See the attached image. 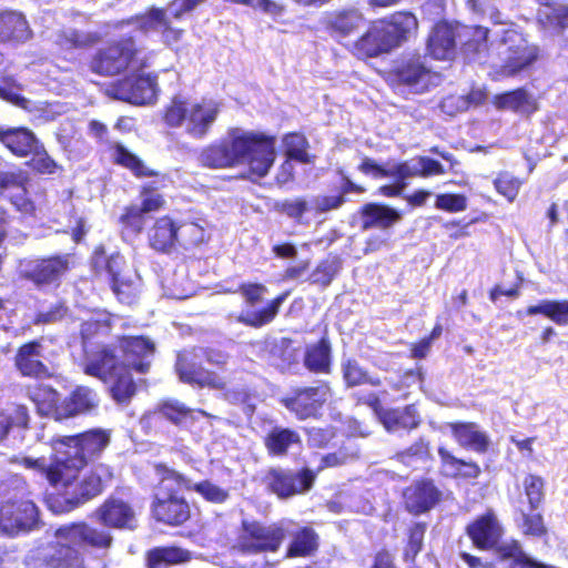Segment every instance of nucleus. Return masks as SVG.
<instances>
[{"label":"nucleus","instance_id":"obj_54","mask_svg":"<svg viewBox=\"0 0 568 568\" xmlns=\"http://www.w3.org/2000/svg\"><path fill=\"white\" fill-rule=\"evenodd\" d=\"M129 364L126 365V369H121L118 372L113 379V384L110 388L112 398L118 404H129L132 397L136 393V385L132 377Z\"/></svg>","mask_w":568,"mask_h":568},{"label":"nucleus","instance_id":"obj_24","mask_svg":"<svg viewBox=\"0 0 568 568\" xmlns=\"http://www.w3.org/2000/svg\"><path fill=\"white\" fill-rule=\"evenodd\" d=\"M432 70L425 57L414 53L400 58L392 68L389 74L394 82L405 87H416L428 82Z\"/></svg>","mask_w":568,"mask_h":568},{"label":"nucleus","instance_id":"obj_34","mask_svg":"<svg viewBox=\"0 0 568 568\" xmlns=\"http://www.w3.org/2000/svg\"><path fill=\"white\" fill-rule=\"evenodd\" d=\"M363 21L362 13L354 8L327 12L322 20L323 28L333 37H348Z\"/></svg>","mask_w":568,"mask_h":568},{"label":"nucleus","instance_id":"obj_14","mask_svg":"<svg viewBox=\"0 0 568 568\" xmlns=\"http://www.w3.org/2000/svg\"><path fill=\"white\" fill-rule=\"evenodd\" d=\"M112 430L105 428H91L75 435L53 436L49 445L51 448L61 446L71 450L82 459L87 466L89 462L95 460L102 456L104 450L110 446Z\"/></svg>","mask_w":568,"mask_h":568},{"label":"nucleus","instance_id":"obj_60","mask_svg":"<svg viewBox=\"0 0 568 568\" xmlns=\"http://www.w3.org/2000/svg\"><path fill=\"white\" fill-rule=\"evenodd\" d=\"M524 182L523 179L508 171H500L493 180V185L500 196L513 203L517 199Z\"/></svg>","mask_w":568,"mask_h":568},{"label":"nucleus","instance_id":"obj_38","mask_svg":"<svg viewBox=\"0 0 568 568\" xmlns=\"http://www.w3.org/2000/svg\"><path fill=\"white\" fill-rule=\"evenodd\" d=\"M105 272L110 276L111 290L122 304L131 305L139 296V286L135 281L121 275L118 260L110 256L104 263Z\"/></svg>","mask_w":568,"mask_h":568},{"label":"nucleus","instance_id":"obj_10","mask_svg":"<svg viewBox=\"0 0 568 568\" xmlns=\"http://www.w3.org/2000/svg\"><path fill=\"white\" fill-rule=\"evenodd\" d=\"M333 388L328 381H317L313 385L296 386L290 394L280 399L297 420L321 419L324 410L329 406Z\"/></svg>","mask_w":568,"mask_h":568},{"label":"nucleus","instance_id":"obj_35","mask_svg":"<svg viewBox=\"0 0 568 568\" xmlns=\"http://www.w3.org/2000/svg\"><path fill=\"white\" fill-rule=\"evenodd\" d=\"M95 406L93 392L88 387L78 386L61 403L59 402L55 420L62 422L88 413Z\"/></svg>","mask_w":568,"mask_h":568},{"label":"nucleus","instance_id":"obj_52","mask_svg":"<svg viewBox=\"0 0 568 568\" xmlns=\"http://www.w3.org/2000/svg\"><path fill=\"white\" fill-rule=\"evenodd\" d=\"M28 158L26 165L34 174L52 175L62 170V166L48 153L42 142L34 148Z\"/></svg>","mask_w":568,"mask_h":568},{"label":"nucleus","instance_id":"obj_3","mask_svg":"<svg viewBox=\"0 0 568 568\" xmlns=\"http://www.w3.org/2000/svg\"><path fill=\"white\" fill-rule=\"evenodd\" d=\"M52 449L44 478L51 487L69 495L65 498L67 510H73L104 491L108 481L113 477L109 466L100 464L81 476L87 467L81 458L61 446Z\"/></svg>","mask_w":568,"mask_h":568},{"label":"nucleus","instance_id":"obj_25","mask_svg":"<svg viewBox=\"0 0 568 568\" xmlns=\"http://www.w3.org/2000/svg\"><path fill=\"white\" fill-rule=\"evenodd\" d=\"M40 142L28 126L0 125V144L16 158H28Z\"/></svg>","mask_w":568,"mask_h":568},{"label":"nucleus","instance_id":"obj_1","mask_svg":"<svg viewBox=\"0 0 568 568\" xmlns=\"http://www.w3.org/2000/svg\"><path fill=\"white\" fill-rule=\"evenodd\" d=\"M153 51H148L132 33L109 39L88 60L91 73L113 78L125 74L110 87V95L134 105L153 103L158 95V73L152 67Z\"/></svg>","mask_w":568,"mask_h":568},{"label":"nucleus","instance_id":"obj_27","mask_svg":"<svg viewBox=\"0 0 568 568\" xmlns=\"http://www.w3.org/2000/svg\"><path fill=\"white\" fill-rule=\"evenodd\" d=\"M126 363L119 359L114 348L110 345L102 346L84 366L85 375L95 377L104 383L112 381L121 369H126Z\"/></svg>","mask_w":568,"mask_h":568},{"label":"nucleus","instance_id":"obj_22","mask_svg":"<svg viewBox=\"0 0 568 568\" xmlns=\"http://www.w3.org/2000/svg\"><path fill=\"white\" fill-rule=\"evenodd\" d=\"M94 517L105 528L131 529L135 513L128 501L109 496L95 508Z\"/></svg>","mask_w":568,"mask_h":568},{"label":"nucleus","instance_id":"obj_5","mask_svg":"<svg viewBox=\"0 0 568 568\" xmlns=\"http://www.w3.org/2000/svg\"><path fill=\"white\" fill-rule=\"evenodd\" d=\"M110 149L113 164L130 171L135 179H151L139 186L140 205L152 214L164 210L166 206L164 190L172 183L171 176L150 168L139 155L120 142L111 144Z\"/></svg>","mask_w":568,"mask_h":568},{"label":"nucleus","instance_id":"obj_49","mask_svg":"<svg viewBox=\"0 0 568 568\" xmlns=\"http://www.w3.org/2000/svg\"><path fill=\"white\" fill-rule=\"evenodd\" d=\"M528 316L544 315L559 326L568 325V300H542L525 310Z\"/></svg>","mask_w":568,"mask_h":568},{"label":"nucleus","instance_id":"obj_21","mask_svg":"<svg viewBox=\"0 0 568 568\" xmlns=\"http://www.w3.org/2000/svg\"><path fill=\"white\" fill-rule=\"evenodd\" d=\"M377 21L394 50L415 37L419 26L417 17L408 10L394 11Z\"/></svg>","mask_w":568,"mask_h":568},{"label":"nucleus","instance_id":"obj_46","mask_svg":"<svg viewBox=\"0 0 568 568\" xmlns=\"http://www.w3.org/2000/svg\"><path fill=\"white\" fill-rule=\"evenodd\" d=\"M422 424V418L414 404L406 405L402 408H388L384 413V427L394 432L397 429L413 430Z\"/></svg>","mask_w":568,"mask_h":568},{"label":"nucleus","instance_id":"obj_16","mask_svg":"<svg viewBox=\"0 0 568 568\" xmlns=\"http://www.w3.org/2000/svg\"><path fill=\"white\" fill-rule=\"evenodd\" d=\"M444 494L436 481L429 477H419L403 488L402 505L412 516H420L436 508Z\"/></svg>","mask_w":568,"mask_h":568},{"label":"nucleus","instance_id":"obj_39","mask_svg":"<svg viewBox=\"0 0 568 568\" xmlns=\"http://www.w3.org/2000/svg\"><path fill=\"white\" fill-rule=\"evenodd\" d=\"M320 548V535L311 526H302L293 531L287 545L286 558H307L314 556Z\"/></svg>","mask_w":568,"mask_h":568},{"label":"nucleus","instance_id":"obj_9","mask_svg":"<svg viewBox=\"0 0 568 568\" xmlns=\"http://www.w3.org/2000/svg\"><path fill=\"white\" fill-rule=\"evenodd\" d=\"M75 266L77 255L74 253H52L30 260L20 275L37 290H57Z\"/></svg>","mask_w":568,"mask_h":568},{"label":"nucleus","instance_id":"obj_6","mask_svg":"<svg viewBox=\"0 0 568 568\" xmlns=\"http://www.w3.org/2000/svg\"><path fill=\"white\" fill-rule=\"evenodd\" d=\"M222 110V104L213 99H201L190 103L189 100L174 95L164 105L161 114L163 123L170 129L184 125L185 133L193 139H205Z\"/></svg>","mask_w":568,"mask_h":568},{"label":"nucleus","instance_id":"obj_42","mask_svg":"<svg viewBox=\"0 0 568 568\" xmlns=\"http://www.w3.org/2000/svg\"><path fill=\"white\" fill-rule=\"evenodd\" d=\"M102 36L97 31H83L80 29H65L57 34L55 44L62 53L75 50H88L101 42Z\"/></svg>","mask_w":568,"mask_h":568},{"label":"nucleus","instance_id":"obj_61","mask_svg":"<svg viewBox=\"0 0 568 568\" xmlns=\"http://www.w3.org/2000/svg\"><path fill=\"white\" fill-rule=\"evenodd\" d=\"M191 490L197 493L204 500L212 504H223L230 497V494L226 489L215 485L207 479L195 484L189 479V488H186V491Z\"/></svg>","mask_w":568,"mask_h":568},{"label":"nucleus","instance_id":"obj_58","mask_svg":"<svg viewBox=\"0 0 568 568\" xmlns=\"http://www.w3.org/2000/svg\"><path fill=\"white\" fill-rule=\"evenodd\" d=\"M536 20L541 30L562 33L568 28V4L539 11Z\"/></svg>","mask_w":568,"mask_h":568},{"label":"nucleus","instance_id":"obj_31","mask_svg":"<svg viewBox=\"0 0 568 568\" xmlns=\"http://www.w3.org/2000/svg\"><path fill=\"white\" fill-rule=\"evenodd\" d=\"M304 367L315 375H329L333 368L332 343L327 335L306 346L303 356Z\"/></svg>","mask_w":568,"mask_h":568},{"label":"nucleus","instance_id":"obj_63","mask_svg":"<svg viewBox=\"0 0 568 568\" xmlns=\"http://www.w3.org/2000/svg\"><path fill=\"white\" fill-rule=\"evenodd\" d=\"M70 308L67 301L58 300L47 311H39L32 318L34 326L50 325L63 321L69 315Z\"/></svg>","mask_w":568,"mask_h":568},{"label":"nucleus","instance_id":"obj_8","mask_svg":"<svg viewBox=\"0 0 568 568\" xmlns=\"http://www.w3.org/2000/svg\"><path fill=\"white\" fill-rule=\"evenodd\" d=\"M285 539V529L278 523L242 519L233 549L245 556L277 552Z\"/></svg>","mask_w":568,"mask_h":568},{"label":"nucleus","instance_id":"obj_13","mask_svg":"<svg viewBox=\"0 0 568 568\" xmlns=\"http://www.w3.org/2000/svg\"><path fill=\"white\" fill-rule=\"evenodd\" d=\"M173 20L172 13L169 14L165 8L153 6L143 13L118 21L114 27L121 28L125 24L136 23L142 32L158 31L162 43L171 48L179 44L185 36V29L176 26Z\"/></svg>","mask_w":568,"mask_h":568},{"label":"nucleus","instance_id":"obj_40","mask_svg":"<svg viewBox=\"0 0 568 568\" xmlns=\"http://www.w3.org/2000/svg\"><path fill=\"white\" fill-rule=\"evenodd\" d=\"M290 291H284L268 301L266 305L254 312H241L236 322L252 328H261L272 323L278 315L280 308L290 296Z\"/></svg>","mask_w":568,"mask_h":568},{"label":"nucleus","instance_id":"obj_28","mask_svg":"<svg viewBox=\"0 0 568 568\" xmlns=\"http://www.w3.org/2000/svg\"><path fill=\"white\" fill-rule=\"evenodd\" d=\"M459 37V26L446 21L434 24L427 40L430 55L437 60H446L454 54Z\"/></svg>","mask_w":568,"mask_h":568},{"label":"nucleus","instance_id":"obj_43","mask_svg":"<svg viewBox=\"0 0 568 568\" xmlns=\"http://www.w3.org/2000/svg\"><path fill=\"white\" fill-rule=\"evenodd\" d=\"M428 529L426 521H412L405 529L402 560L405 564H415L419 554L424 550L425 538Z\"/></svg>","mask_w":568,"mask_h":568},{"label":"nucleus","instance_id":"obj_26","mask_svg":"<svg viewBox=\"0 0 568 568\" xmlns=\"http://www.w3.org/2000/svg\"><path fill=\"white\" fill-rule=\"evenodd\" d=\"M179 223L169 214L154 220L148 231V243L152 250L170 254L178 246Z\"/></svg>","mask_w":568,"mask_h":568},{"label":"nucleus","instance_id":"obj_4","mask_svg":"<svg viewBox=\"0 0 568 568\" xmlns=\"http://www.w3.org/2000/svg\"><path fill=\"white\" fill-rule=\"evenodd\" d=\"M154 469L159 480L152 495L151 515L158 523L181 526L191 517L190 504L180 495L189 488V478L163 463L155 464Z\"/></svg>","mask_w":568,"mask_h":568},{"label":"nucleus","instance_id":"obj_48","mask_svg":"<svg viewBox=\"0 0 568 568\" xmlns=\"http://www.w3.org/2000/svg\"><path fill=\"white\" fill-rule=\"evenodd\" d=\"M342 378L346 388H354L362 385L379 387L382 381L377 376H371L357 359L347 358L341 364Z\"/></svg>","mask_w":568,"mask_h":568},{"label":"nucleus","instance_id":"obj_56","mask_svg":"<svg viewBox=\"0 0 568 568\" xmlns=\"http://www.w3.org/2000/svg\"><path fill=\"white\" fill-rule=\"evenodd\" d=\"M209 241L205 229L194 221L179 223L178 245L184 250L200 246Z\"/></svg>","mask_w":568,"mask_h":568},{"label":"nucleus","instance_id":"obj_36","mask_svg":"<svg viewBox=\"0 0 568 568\" xmlns=\"http://www.w3.org/2000/svg\"><path fill=\"white\" fill-rule=\"evenodd\" d=\"M191 559V551L178 545L156 546L144 555L146 568H169L186 564Z\"/></svg>","mask_w":568,"mask_h":568},{"label":"nucleus","instance_id":"obj_45","mask_svg":"<svg viewBox=\"0 0 568 568\" xmlns=\"http://www.w3.org/2000/svg\"><path fill=\"white\" fill-rule=\"evenodd\" d=\"M489 29L481 26H459L458 43L463 53L475 58L487 49Z\"/></svg>","mask_w":568,"mask_h":568},{"label":"nucleus","instance_id":"obj_29","mask_svg":"<svg viewBox=\"0 0 568 568\" xmlns=\"http://www.w3.org/2000/svg\"><path fill=\"white\" fill-rule=\"evenodd\" d=\"M493 104L498 110H509L527 116L539 110L538 100L525 87L495 94Z\"/></svg>","mask_w":568,"mask_h":568},{"label":"nucleus","instance_id":"obj_51","mask_svg":"<svg viewBox=\"0 0 568 568\" xmlns=\"http://www.w3.org/2000/svg\"><path fill=\"white\" fill-rule=\"evenodd\" d=\"M343 266L339 255L329 253L318 261L310 275V282L322 288L328 287L337 277Z\"/></svg>","mask_w":568,"mask_h":568},{"label":"nucleus","instance_id":"obj_62","mask_svg":"<svg viewBox=\"0 0 568 568\" xmlns=\"http://www.w3.org/2000/svg\"><path fill=\"white\" fill-rule=\"evenodd\" d=\"M273 210L281 215L294 220L296 223H301L302 217L310 210V206L305 197L298 196L276 201L273 205Z\"/></svg>","mask_w":568,"mask_h":568},{"label":"nucleus","instance_id":"obj_18","mask_svg":"<svg viewBox=\"0 0 568 568\" xmlns=\"http://www.w3.org/2000/svg\"><path fill=\"white\" fill-rule=\"evenodd\" d=\"M55 538H64L70 541L78 542L81 548H92L95 550H109L114 541L112 534L104 529L98 528L89 523L73 521L62 525L54 532Z\"/></svg>","mask_w":568,"mask_h":568},{"label":"nucleus","instance_id":"obj_32","mask_svg":"<svg viewBox=\"0 0 568 568\" xmlns=\"http://www.w3.org/2000/svg\"><path fill=\"white\" fill-rule=\"evenodd\" d=\"M263 445L270 457H285L293 447L302 445L300 433L290 427L274 426L263 437Z\"/></svg>","mask_w":568,"mask_h":568},{"label":"nucleus","instance_id":"obj_57","mask_svg":"<svg viewBox=\"0 0 568 568\" xmlns=\"http://www.w3.org/2000/svg\"><path fill=\"white\" fill-rule=\"evenodd\" d=\"M23 87L12 75L0 77V99L17 108L30 111L31 102L21 94Z\"/></svg>","mask_w":568,"mask_h":568},{"label":"nucleus","instance_id":"obj_17","mask_svg":"<svg viewBox=\"0 0 568 568\" xmlns=\"http://www.w3.org/2000/svg\"><path fill=\"white\" fill-rule=\"evenodd\" d=\"M12 362L16 371L23 378L44 381L55 376L53 369L43 361L42 338L29 339L20 344Z\"/></svg>","mask_w":568,"mask_h":568},{"label":"nucleus","instance_id":"obj_53","mask_svg":"<svg viewBox=\"0 0 568 568\" xmlns=\"http://www.w3.org/2000/svg\"><path fill=\"white\" fill-rule=\"evenodd\" d=\"M158 414L178 427L195 420L194 410L179 400H163L156 407Z\"/></svg>","mask_w":568,"mask_h":568},{"label":"nucleus","instance_id":"obj_20","mask_svg":"<svg viewBox=\"0 0 568 568\" xmlns=\"http://www.w3.org/2000/svg\"><path fill=\"white\" fill-rule=\"evenodd\" d=\"M116 346L123 357L122 362L139 374L150 371L148 357L155 352V344L145 335H119Z\"/></svg>","mask_w":568,"mask_h":568},{"label":"nucleus","instance_id":"obj_30","mask_svg":"<svg viewBox=\"0 0 568 568\" xmlns=\"http://www.w3.org/2000/svg\"><path fill=\"white\" fill-rule=\"evenodd\" d=\"M361 216L362 230L393 227L402 220V214L396 209L383 203L369 202L362 205L358 210Z\"/></svg>","mask_w":568,"mask_h":568},{"label":"nucleus","instance_id":"obj_47","mask_svg":"<svg viewBox=\"0 0 568 568\" xmlns=\"http://www.w3.org/2000/svg\"><path fill=\"white\" fill-rule=\"evenodd\" d=\"M438 456L443 467H448L450 476L455 479L474 480L481 475L480 466L474 460H466L454 456L445 447H438Z\"/></svg>","mask_w":568,"mask_h":568},{"label":"nucleus","instance_id":"obj_59","mask_svg":"<svg viewBox=\"0 0 568 568\" xmlns=\"http://www.w3.org/2000/svg\"><path fill=\"white\" fill-rule=\"evenodd\" d=\"M9 433L12 429H28L30 427L31 416L27 405L22 403H11L6 408L0 409Z\"/></svg>","mask_w":568,"mask_h":568},{"label":"nucleus","instance_id":"obj_12","mask_svg":"<svg viewBox=\"0 0 568 568\" xmlns=\"http://www.w3.org/2000/svg\"><path fill=\"white\" fill-rule=\"evenodd\" d=\"M40 511L28 496L13 495L0 500V536L14 538L39 527Z\"/></svg>","mask_w":568,"mask_h":568},{"label":"nucleus","instance_id":"obj_50","mask_svg":"<svg viewBox=\"0 0 568 568\" xmlns=\"http://www.w3.org/2000/svg\"><path fill=\"white\" fill-rule=\"evenodd\" d=\"M282 142L287 160L301 164L314 163L316 155L308 152L310 143L305 134L295 131L288 132L284 134Z\"/></svg>","mask_w":568,"mask_h":568},{"label":"nucleus","instance_id":"obj_15","mask_svg":"<svg viewBox=\"0 0 568 568\" xmlns=\"http://www.w3.org/2000/svg\"><path fill=\"white\" fill-rule=\"evenodd\" d=\"M315 480L316 471L308 467H302L297 471L271 467L263 477V483L267 490L281 499H286L311 490Z\"/></svg>","mask_w":568,"mask_h":568},{"label":"nucleus","instance_id":"obj_19","mask_svg":"<svg viewBox=\"0 0 568 568\" xmlns=\"http://www.w3.org/2000/svg\"><path fill=\"white\" fill-rule=\"evenodd\" d=\"M51 545V552L34 559L33 568H87L84 554L78 542L64 538Z\"/></svg>","mask_w":568,"mask_h":568},{"label":"nucleus","instance_id":"obj_11","mask_svg":"<svg viewBox=\"0 0 568 568\" xmlns=\"http://www.w3.org/2000/svg\"><path fill=\"white\" fill-rule=\"evenodd\" d=\"M210 362L209 349L193 347L178 354L174 369L180 382L190 386L216 390L225 389V377L205 366V363Z\"/></svg>","mask_w":568,"mask_h":568},{"label":"nucleus","instance_id":"obj_7","mask_svg":"<svg viewBox=\"0 0 568 568\" xmlns=\"http://www.w3.org/2000/svg\"><path fill=\"white\" fill-rule=\"evenodd\" d=\"M501 62L493 68V80L514 78L529 71L539 58L537 45L529 43L521 33L505 30L500 39Z\"/></svg>","mask_w":568,"mask_h":568},{"label":"nucleus","instance_id":"obj_64","mask_svg":"<svg viewBox=\"0 0 568 568\" xmlns=\"http://www.w3.org/2000/svg\"><path fill=\"white\" fill-rule=\"evenodd\" d=\"M523 486L530 510H536L545 499V480L538 475L528 474Z\"/></svg>","mask_w":568,"mask_h":568},{"label":"nucleus","instance_id":"obj_2","mask_svg":"<svg viewBox=\"0 0 568 568\" xmlns=\"http://www.w3.org/2000/svg\"><path fill=\"white\" fill-rule=\"evenodd\" d=\"M275 158V135L230 128L224 138L201 150L199 160L203 168L212 170L233 169L246 163L247 176L255 180L268 174Z\"/></svg>","mask_w":568,"mask_h":568},{"label":"nucleus","instance_id":"obj_33","mask_svg":"<svg viewBox=\"0 0 568 568\" xmlns=\"http://www.w3.org/2000/svg\"><path fill=\"white\" fill-rule=\"evenodd\" d=\"M448 427L459 446L471 449L478 454H485L489 449V438L486 433L478 429L474 422H454Z\"/></svg>","mask_w":568,"mask_h":568},{"label":"nucleus","instance_id":"obj_44","mask_svg":"<svg viewBox=\"0 0 568 568\" xmlns=\"http://www.w3.org/2000/svg\"><path fill=\"white\" fill-rule=\"evenodd\" d=\"M115 315L106 310L95 311L94 316L85 320L80 327V336L84 344L106 337L111 334Z\"/></svg>","mask_w":568,"mask_h":568},{"label":"nucleus","instance_id":"obj_41","mask_svg":"<svg viewBox=\"0 0 568 568\" xmlns=\"http://www.w3.org/2000/svg\"><path fill=\"white\" fill-rule=\"evenodd\" d=\"M26 396L34 405L39 416L52 415L55 418L60 394L54 387L42 383L28 385Z\"/></svg>","mask_w":568,"mask_h":568},{"label":"nucleus","instance_id":"obj_37","mask_svg":"<svg viewBox=\"0 0 568 568\" xmlns=\"http://www.w3.org/2000/svg\"><path fill=\"white\" fill-rule=\"evenodd\" d=\"M32 37V30L23 14L0 12V44L23 43Z\"/></svg>","mask_w":568,"mask_h":568},{"label":"nucleus","instance_id":"obj_55","mask_svg":"<svg viewBox=\"0 0 568 568\" xmlns=\"http://www.w3.org/2000/svg\"><path fill=\"white\" fill-rule=\"evenodd\" d=\"M152 214L140 204H129L123 207L119 216L121 227L132 234H140L145 227L146 216Z\"/></svg>","mask_w":568,"mask_h":568},{"label":"nucleus","instance_id":"obj_23","mask_svg":"<svg viewBox=\"0 0 568 568\" xmlns=\"http://www.w3.org/2000/svg\"><path fill=\"white\" fill-rule=\"evenodd\" d=\"M393 50L377 20L372 21L367 30L349 47V52L359 60L377 58Z\"/></svg>","mask_w":568,"mask_h":568}]
</instances>
